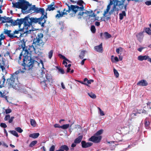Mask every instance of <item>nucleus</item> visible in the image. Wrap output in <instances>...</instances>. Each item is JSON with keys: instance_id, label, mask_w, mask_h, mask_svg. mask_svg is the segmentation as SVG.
Here are the masks:
<instances>
[{"instance_id": "obj_1", "label": "nucleus", "mask_w": 151, "mask_h": 151, "mask_svg": "<svg viewBox=\"0 0 151 151\" xmlns=\"http://www.w3.org/2000/svg\"><path fill=\"white\" fill-rule=\"evenodd\" d=\"M21 46L23 49V50L24 52L23 63L22 64V65L23 66L22 68L28 70V72L29 73L28 75L32 76V77L34 76V75L32 70V68L33 66L34 62L35 61L31 58V52L35 50V48L32 45L27 46L26 48L25 42H24L21 45Z\"/></svg>"}, {"instance_id": "obj_2", "label": "nucleus", "mask_w": 151, "mask_h": 151, "mask_svg": "<svg viewBox=\"0 0 151 151\" xmlns=\"http://www.w3.org/2000/svg\"><path fill=\"white\" fill-rule=\"evenodd\" d=\"M35 12L37 13H41L42 15L39 18L31 17L30 18V22L28 21V18L26 17V18L25 22H24V26L23 28L27 30L26 31V32L28 31L29 27L30 26H32V24L34 23H37L40 24L41 26L43 27H44V24L46 22L47 17V13L45 14V10L42 8H35L34 10Z\"/></svg>"}, {"instance_id": "obj_3", "label": "nucleus", "mask_w": 151, "mask_h": 151, "mask_svg": "<svg viewBox=\"0 0 151 151\" xmlns=\"http://www.w3.org/2000/svg\"><path fill=\"white\" fill-rule=\"evenodd\" d=\"M26 19V18L20 19H17V20L14 21L11 19V18L7 17L6 16L1 17V15H0V21H1V23L10 22L14 26L18 25L19 28H20L21 25L24 23V22H25Z\"/></svg>"}, {"instance_id": "obj_4", "label": "nucleus", "mask_w": 151, "mask_h": 151, "mask_svg": "<svg viewBox=\"0 0 151 151\" xmlns=\"http://www.w3.org/2000/svg\"><path fill=\"white\" fill-rule=\"evenodd\" d=\"M13 7L18 9H21L24 10H26L28 6H30L29 2L24 0H20L19 2L13 3Z\"/></svg>"}, {"instance_id": "obj_5", "label": "nucleus", "mask_w": 151, "mask_h": 151, "mask_svg": "<svg viewBox=\"0 0 151 151\" xmlns=\"http://www.w3.org/2000/svg\"><path fill=\"white\" fill-rule=\"evenodd\" d=\"M22 30L23 29L21 28L18 30H15L13 33H11V30L4 29L3 33L7 35V36L11 39H13L14 38H19L21 37L22 34L19 32L22 31Z\"/></svg>"}, {"instance_id": "obj_6", "label": "nucleus", "mask_w": 151, "mask_h": 151, "mask_svg": "<svg viewBox=\"0 0 151 151\" xmlns=\"http://www.w3.org/2000/svg\"><path fill=\"white\" fill-rule=\"evenodd\" d=\"M40 73V78H44L47 82L51 84L53 79L51 75L48 71H47L45 68H43V69L41 70Z\"/></svg>"}, {"instance_id": "obj_7", "label": "nucleus", "mask_w": 151, "mask_h": 151, "mask_svg": "<svg viewBox=\"0 0 151 151\" xmlns=\"http://www.w3.org/2000/svg\"><path fill=\"white\" fill-rule=\"evenodd\" d=\"M43 37V35L42 33H38L36 37L34 38L33 40V44L35 46H40L43 45L44 42L42 40Z\"/></svg>"}, {"instance_id": "obj_8", "label": "nucleus", "mask_w": 151, "mask_h": 151, "mask_svg": "<svg viewBox=\"0 0 151 151\" xmlns=\"http://www.w3.org/2000/svg\"><path fill=\"white\" fill-rule=\"evenodd\" d=\"M124 0H122L121 1H119L118 0H115L114 1V5L112 9L109 12V15H111L113 12L116 10L115 9L116 8V6H118L119 7L122 9L124 7L125 9L126 10L127 5H125L124 6Z\"/></svg>"}, {"instance_id": "obj_9", "label": "nucleus", "mask_w": 151, "mask_h": 151, "mask_svg": "<svg viewBox=\"0 0 151 151\" xmlns=\"http://www.w3.org/2000/svg\"><path fill=\"white\" fill-rule=\"evenodd\" d=\"M66 5L68 7V9L67 10H65V12L68 13H70L71 10L73 11L72 14H70L71 17L74 16L75 15L76 13L77 12V11L79 10L80 9H83V7H79V6L76 5H71L70 6H69L68 4L66 3Z\"/></svg>"}, {"instance_id": "obj_10", "label": "nucleus", "mask_w": 151, "mask_h": 151, "mask_svg": "<svg viewBox=\"0 0 151 151\" xmlns=\"http://www.w3.org/2000/svg\"><path fill=\"white\" fill-rule=\"evenodd\" d=\"M14 79L15 78L13 75H11L9 78L7 79L6 84L9 88H12L15 89H17L16 86L17 84L14 82Z\"/></svg>"}, {"instance_id": "obj_11", "label": "nucleus", "mask_w": 151, "mask_h": 151, "mask_svg": "<svg viewBox=\"0 0 151 151\" xmlns=\"http://www.w3.org/2000/svg\"><path fill=\"white\" fill-rule=\"evenodd\" d=\"M83 3H84V2L82 0H80L78 1L77 3L78 5H79L81 6L80 7H83V9H80L79 10L77 11V12H79L78 15V19L81 18V17L83 16L84 13V12H83V11L84 10V7L83 5H82V4Z\"/></svg>"}, {"instance_id": "obj_12", "label": "nucleus", "mask_w": 151, "mask_h": 151, "mask_svg": "<svg viewBox=\"0 0 151 151\" xmlns=\"http://www.w3.org/2000/svg\"><path fill=\"white\" fill-rule=\"evenodd\" d=\"M102 138L101 136H96L95 135L92 136L89 139V141L95 143H98L100 142Z\"/></svg>"}, {"instance_id": "obj_13", "label": "nucleus", "mask_w": 151, "mask_h": 151, "mask_svg": "<svg viewBox=\"0 0 151 151\" xmlns=\"http://www.w3.org/2000/svg\"><path fill=\"white\" fill-rule=\"evenodd\" d=\"M82 147L83 148H86L88 147L93 145V143L91 142H86L84 141H82L81 142Z\"/></svg>"}, {"instance_id": "obj_14", "label": "nucleus", "mask_w": 151, "mask_h": 151, "mask_svg": "<svg viewBox=\"0 0 151 151\" xmlns=\"http://www.w3.org/2000/svg\"><path fill=\"white\" fill-rule=\"evenodd\" d=\"M148 85V83L147 81L144 79L142 80L139 81L137 83V85L138 86H146Z\"/></svg>"}, {"instance_id": "obj_15", "label": "nucleus", "mask_w": 151, "mask_h": 151, "mask_svg": "<svg viewBox=\"0 0 151 151\" xmlns=\"http://www.w3.org/2000/svg\"><path fill=\"white\" fill-rule=\"evenodd\" d=\"M94 49L96 51L100 53H102L103 50L102 43H101L99 45L95 46Z\"/></svg>"}, {"instance_id": "obj_16", "label": "nucleus", "mask_w": 151, "mask_h": 151, "mask_svg": "<svg viewBox=\"0 0 151 151\" xmlns=\"http://www.w3.org/2000/svg\"><path fill=\"white\" fill-rule=\"evenodd\" d=\"M40 84L41 86L44 88H45V87L47 86V85L48 84L50 85L51 84L48 83V82H47L46 81H45V79L43 78H40Z\"/></svg>"}, {"instance_id": "obj_17", "label": "nucleus", "mask_w": 151, "mask_h": 151, "mask_svg": "<svg viewBox=\"0 0 151 151\" xmlns=\"http://www.w3.org/2000/svg\"><path fill=\"white\" fill-rule=\"evenodd\" d=\"M14 119V117L12 116L10 117V116L9 114H7L6 115L4 119L5 121H7L9 120V123H12L13 119Z\"/></svg>"}, {"instance_id": "obj_18", "label": "nucleus", "mask_w": 151, "mask_h": 151, "mask_svg": "<svg viewBox=\"0 0 151 151\" xmlns=\"http://www.w3.org/2000/svg\"><path fill=\"white\" fill-rule=\"evenodd\" d=\"M69 150V148L66 145H64L60 146L59 147V149L55 151H68Z\"/></svg>"}, {"instance_id": "obj_19", "label": "nucleus", "mask_w": 151, "mask_h": 151, "mask_svg": "<svg viewBox=\"0 0 151 151\" xmlns=\"http://www.w3.org/2000/svg\"><path fill=\"white\" fill-rule=\"evenodd\" d=\"M149 56L148 55H139L137 57V59L138 60L142 61L143 60H148Z\"/></svg>"}, {"instance_id": "obj_20", "label": "nucleus", "mask_w": 151, "mask_h": 151, "mask_svg": "<svg viewBox=\"0 0 151 151\" xmlns=\"http://www.w3.org/2000/svg\"><path fill=\"white\" fill-rule=\"evenodd\" d=\"M65 11V9H64L63 10V12H62L61 13H60V12L59 11H58V14H57L56 15V18L58 17L59 18L60 17H62L63 15L67 14V12H66Z\"/></svg>"}, {"instance_id": "obj_21", "label": "nucleus", "mask_w": 151, "mask_h": 151, "mask_svg": "<svg viewBox=\"0 0 151 151\" xmlns=\"http://www.w3.org/2000/svg\"><path fill=\"white\" fill-rule=\"evenodd\" d=\"M136 37L137 39L140 42L142 41L143 37V32H140L137 35Z\"/></svg>"}, {"instance_id": "obj_22", "label": "nucleus", "mask_w": 151, "mask_h": 151, "mask_svg": "<svg viewBox=\"0 0 151 151\" xmlns=\"http://www.w3.org/2000/svg\"><path fill=\"white\" fill-rule=\"evenodd\" d=\"M83 136L81 135L78 137V138L75 139L74 140V143L75 144H78L80 143L81 141L82 138H83Z\"/></svg>"}, {"instance_id": "obj_23", "label": "nucleus", "mask_w": 151, "mask_h": 151, "mask_svg": "<svg viewBox=\"0 0 151 151\" xmlns=\"http://www.w3.org/2000/svg\"><path fill=\"white\" fill-rule=\"evenodd\" d=\"M148 118H146L145 120V128L146 129L149 128V126L150 124V122L148 121Z\"/></svg>"}, {"instance_id": "obj_24", "label": "nucleus", "mask_w": 151, "mask_h": 151, "mask_svg": "<svg viewBox=\"0 0 151 151\" xmlns=\"http://www.w3.org/2000/svg\"><path fill=\"white\" fill-rule=\"evenodd\" d=\"M110 8L111 6H110L109 5L107 6L106 9L104 11V13L103 14V17H106V14L109 12Z\"/></svg>"}, {"instance_id": "obj_25", "label": "nucleus", "mask_w": 151, "mask_h": 151, "mask_svg": "<svg viewBox=\"0 0 151 151\" xmlns=\"http://www.w3.org/2000/svg\"><path fill=\"white\" fill-rule=\"evenodd\" d=\"M39 134L38 133H35L30 134L29 135V137L33 138H36L39 137Z\"/></svg>"}, {"instance_id": "obj_26", "label": "nucleus", "mask_w": 151, "mask_h": 151, "mask_svg": "<svg viewBox=\"0 0 151 151\" xmlns=\"http://www.w3.org/2000/svg\"><path fill=\"white\" fill-rule=\"evenodd\" d=\"M86 52V51L83 50L82 51L79 55V58L81 59H83L85 56V52Z\"/></svg>"}, {"instance_id": "obj_27", "label": "nucleus", "mask_w": 151, "mask_h": 151, "mask_svg": "<svg viewBox=\"0 0 151 151\" xmlns=\"http://www.w3.org/2000/svg\"><path fill=\"white\" fill-rule=\"evenodd\" d=\"M119 19L120 20H122L124 16H125L126 15L125 11H123L122 13L119 14Z\"/></svg>"}, {"instance_id": "obj_28", "label": "nucleus", "mask_w": 151, "mask_h": 151, "mask_svg": "<svg viewBox=\"0 0 151 151\" xmlns=\"http://www.w3.org/2000/svg\"><path fill=\"white\" fill-rule=\"evenodd\" d=\"M114 57V55H111V60L112 62H118L119 61V60L117 57H115V58H114V59H113V58Z\"/></svg>"}, {"instance_id": "obj_29", "label": "nucleus", "mask_w": 151, "mask_h": 151, "mask_svg": "<svg viewBox=\"0 0 151 151\" xmlns=\"http://www.w3.org/2000/svg\"><path fill=\"white\" fill-rule=\"evenodd\" d=\"M103 36L106 39L110 38L111 37V35L107 32L104 33Z\"/></svg>"}, {"instance_id": "obj_30", "label": "nucleus", "mask_w": 151, "mask_h": 151, "mask_svg": "<svg viewBox=\"0 0 151 151\" xmlns=\"http://www.w3.org/2000/svg\"><path fill=\"white\" fill-rule=\"evenodd\" d=\"M6 79H5V76H3L2 77L1 79L0 80V84L1 85H4L5 81Z\"/></svg>"}, {"instance_id": "obj_31", "label": "nucleus", "mask_w": 151, "mask_h": 151, "mask_svg": "<svg viewBox=\"0 0 151 151\" xmlns=\"http://www.w3.org/2000/svg\"><path fill=\"white\" fill-rule=\"evenodd\" d=\"M144 30L145 32L149 35H151V30L149 28H145Z\"/></svg>"}, {"instance_id": "obj_32", "label": "nucleus", "mask_w": 151, "mask_h": 151, "mask_svg": "<svg viewBox=\"0 0 151 151\" xmlns=\"http://www.w3.org/2000/svg\"><path fill=\"white\" fill-rule=\"evenodd\" d=\"M88 94L90 97L92 98L95 99L96 98V95L91 92L88 93Z\"/></svg>"}, {"instance_id": "obj_33", "label": "nucleus", "mask_w": 151, "mask_h": 151, "mask_svg": "<svg viewBox=\"0 0 151 151\" xmlns=\"http://www.w3.org/2000/svg\"><path fill=\"white\" fill-rule=\"evenodd\" d=\"M9 132L11 134L16 137H19L18 133L16 131L14 130L10 131Z\"/></svg>"}, {"instance_id": "obj_34", "label": "nucleus", "mask_w": 151, "mask_h": 151, "mask_svg": "<svg viewBox=\"0 0 151 151\" xmlns=\"http://www.w3.org/2000/svg\"><path fill=\"white\" fill-rule=\"evenodd\" d=\"M37 142L36 140H34L32 141L31 142L30 145H29V147H32L35 146Z\"/></svg>"}, {"instance_id": "obj_35", "label": "nucleus", "mask_w": 151, "mask_h": 151, "mask_svg": "<svg viewBox=\"0 0 151 151\" xmlns=\"http://www.w3.org/2000/svg\"><path fill=\"white\" fill-rule=\"evenodd\" d=\"M55 9V7L52 6V5H49L48 6V7L46 9V10H49L50 11L51 10H53Z\"/></svg>"}, {"instance_id": "obj_36", "label": "nucleus", "mask_w": 151, "mask_h": 151, "mask_svg": "<svg viewBox=\"0 0 151 151\" xmlns=\"http://www.w3.org/2000/svg\"><path fill=\"white\" fill-rule=\"evenodd\" d=\"M53 52V50H50L48 52V56L49 59H51L52 56Z\"/></svg>"}, {"instance_id": "obj_37", "label": "nucleus", "mask_w": 151, "mask_h": 151, "mask_svg": "<svg viewBox=\"0 0 151 151\" xmlns=\"http://www.w3.org/2000/svg\"><path fill=\"white\" fill-rule=\"evenodd\" d=\"M103 132V130L100 129L96 132V133L95 134V135L97 136H100V135Z\"/></svg>"}, {"instance_id": "obj_38", "label": "nucleus", "mask_w": 151, "mask_h": 151, "mask_svg": "<svg viewBox=\"0 0 151 151\" xmlns=\"http://www.w3.org/2000/svg\"><path fill=\"white\" fill-rule=\"evenodd\" d=\"M113 71L114 74L116 78H118L119 76V73L117 72V70L114 68L113 69Z\"/></svg>"}, {"instance_id": "obj_39", "label": "nucleus", "mask_w": 151, "mask_h": 151, "mask_svg": "<svg viewBox=\"0 0 151 151\" xmlns=\"http://www.w3.org/2000/svg\"><path fill=\"white\" fill-rule=\"evenodd\" d=\"M57 68L58 69V72L61 74H64L65 73V71L63 68H58V66L57 67Z\"/></svg>"}, {"instance_id": "obj_40", "label": "nucleus", "mask_w": 151, "mask_h": 151, "mask_svg": "<svg viewBox=\"0 0 151 151\" xmlns=\"http://www.w3.org/2000/svg\"><path fill=\"white\" fill-rule=\"evenodd\" d=\"M69 126L70 125L69 124H66L61 126L60 127L61 128L63 129H66L68 128L69 127Z\"/></svg>"}, {"instance_id": "obj_41", "label": "nucleus", "mask_w": 151, "mask_h": 151, "mask_svg": "<svg viewBox=\"0 0 151 151\" xmlns=\"http://www.w3.org/2000/svg\"><path fill=\"white\" fill-rule=\"evenodd\" d=\"M30 123L32 126L34 127H35L36 125V122L34 120L31 119L30 120Z\"/></svg>"}, {"instance_id": "obj_42", "label": "nucleus", "mask_w": 151, "mask_h": 151, "mask_svg": "<svg viewBox=\"0 0 151 151\" xmlns=\"http://www.w3.org/2000/svg\"><path fill=\"white\" fill-rule=\"evenodd\" d=\"M91 30L93 33H94L95 32L96 29L94 25L91 26Z\"/></svg>"}, {"instance_id": "obj_43", "label": "nucleus", "mask_w": 151, "mask_h": 151, "mask_svg": "<svg viewBox=\"0 0 151 151\" xmlns=\"http://www.w3.org/2000/svg\"><path fill=\"white\" fill-rule=\"evenodd\" d=\"M15 130L19 133H22L23 132L22 129L20 127H17L15 128Z\"/></svg>"}, {"instance_id": "obj_44", "label": "nucleus", "mask_w": 151, "mask_h": 151, "mask_svg": "<svg viewBox=\"0 0 151 151\" xmlns=\"http://www.w3.org/2000/svg\"><path fill=\"white\" fill-rule=\"evenodd\" d=\"M5 38V37L4 35L2 33L0 35V42H1V41Z\"/></svg>"}, {"instance_id": "obj_45", "label": "nucleus", "mask_w": 151, "mask_h": 151, "mask_svg": "<svg viewBox=\"0 0 151 151\" xmlns=\"http://www.w3.org/2000/svg\"><path fill=\"white\" fill-rule=\"evenodd\" d=\"M59 56L60 57V58H62L63 59L65 60L66 61H69V60L68 59L66 58L65 56L61 54H59Z\"/></svg>"}, {"instance_id": "obj_46", "label": "nucleus", "mask_w": 151, "mask_h": 151, "mask_svg": "<svg viewBox=\"0 0 151 151\" xmlns=\"http://www.w3.org/2000/svg\"><path fill=\"white\" fill-rule=\"evenodd\" d=\"M99 112V114L101 116H103L105 115L104 111H102L101 109L99 107L98 108Z\"/></svg>"}, {"instance_id": "obj_47", "label": "nucleus", "mask_w": 151, "mask_h": 151, "mask_svg": "<svg viewBox=\"0 0 151 151\" xmlns=\"http://www.w3.org/2000/svg\"><path fill=\"white\" fill-rule=\"evenodd\" d=\"M21 72H22V71L21 70H19L15 72L12 75H13L14 76V77L15 78L16 77L15 75H17Z\"/></svg>"}, {"instance_id": "obj_48", "label": "nucleus", "mask_w": 151, "mask_h": 151, "mask_svg": "<svg viewBox=\"0 0 151 151\" xmlns=\"http://www.w3.org/2000/svg\"><path fill=\"white\" fill-rule=\"evenodd\" d=\"M59 25L60 26V29L61 30H63L64 27L63 26V23L62 22H60L59 23Z\"/></svg>"}, {"instance_id": "obj_49", "label": "nucleus", "mask_w": 151, "mask_h": 151, "mask_svg": "<svg viewBox=\"0 0 151 151\" xmlns=\"http://www.w3.org/2000/svg\"><path fill=\"white\" fill-rule=\"evenodd\" d=\"M0 126L1 127L3 128H6L7 127V126L5 123H1L0 124Z\"/></svg>"}, {"instance_id": "obj_50", "label": "nucleus", "mask_w": 151, "mask_h": 151, "mask_svg": "<svg viewBox=\"0 0 151 151\" xmlns=\"http://www.w3.org/2000/svg\"><path fill=\"white\" fill-rule=\"evenodd\" d=\"M55 148V147L54 145H52L50 148L49 151H54Z\"/></svg>"}, {"instance_id": "obj_51", "label": "nucleus", "mask_w": 151, "mask_h": 151, "mask_svg": "<svg viewBox=\"0 0 151 151\" xmlns=\"http://www.w3.org/2000/svg\"><path fill=\"white\" fill-rule=\"evenodd\" d=\"M6 96L4 94V93H3L2 92H0V97L1 98H4L6 97Z\"/></svg>"}, {"instance_id": "obj_52", "label": "nucleus", "mask_w": 151, "mask_h": 151, "mask_svg": "<svg viewBox=\"0 0 151 151\" xmlns=\"http://www.w3.org/2000/svg\"><path fill=\"white\" fill-rule=\"evenodd\" d=\"M122 50V48L121 47H120L119 48H118L116 49V52L118 54H119L120 51V50Z\"/></svg>"}, {"instance_id": "obj_53", "label": "nucleus", "mask_w": 151, "mask_h": 151, "mask_svg": "<svg viewBox=\"0 0 151 151\" xmlns=\"http://www.w3.org/2000/svg\"><path fill=\"white\" fill-rule=\"evenodd\" d=\"M12 112V110L10 109H8L5 110V112L6 114L10 113Z\"/></svg>"}, {"instance_id": "obj_54", "label": "nucleus", "mask_w": 151, "mask_h": 151, "mask_svg": "<svg viewBox=\"0 0 151 151\" xmlns=\"http://www.w3.org/2000/svg\"><path fill=\"white\" fill-rule=\"evenodd\" d=\"M24 51H23H23H22V52H21V54H20V55H19V60H21V58H22L21 57L22 56L23 54H24Z\"/></svg>"}, {"instance_id": "obj_55", "label": "nucleus", "mask_w": 151, "mask_h": 151, "mask_svg": "<svg viewBox=\"0 0 151 151\" xmlns=\"http://www.w3.org/2000/svg\"><path fill=\"white\" fill-rule=\"evenodd\" d=\"M145 4L146 5L149 6L151 5V1H147L145 2Z\"/></svg>"}, {"instance_id": "obj_56", "label": "nucleus", "mask_w": 151, "mask_h": 151, "mask_svg": "<svg viewBox=\"0 0 151 151\" xmlns=\"http://www.w3.org/2000/svg\"><path fill=\"white\" fill-rule=\"evenodd\" d=\"M93 80L92 79H91L89 80H88V81L87 83L88 84H90L91 83H93Z\"/></svg>"}, {"instance_id": "obj_57", "label": "nucleus", "mask_w": 151, "mask_h": 151, "mask_svg": "<svg viewBox=\"0 0 151 151\" xmlns=\"http://www.w3.org/2000/svg\"><path fill=\"white\" fill-rule=\"evenodd\" d=\"M54 127L55 128H61L60 127L61 126H60L58 124H55L54 125Z\"/></svg>"}, {"instance_id": "obj_58", "label": "nucleus", "mask_w": 151, "mask_h": 151, "mask_svg": "<svg viewBox=\"0 0 151 151\" xmlns=\"http://www.w3.org/2000/svg\"><path fill=\"white\" fill-rule=\"evenodd\" d=\"M92 11H86L85 12H84V13H85L86 14H90L91 13H92Z\"/></svg>"}, {"instance_id": "obj_59", "label": "nucleus", "mask_w": 151, "mask_h": 151, "mask_svg": "<svg viewBox=\"0 0 151 151\" xmlns=\"http://www.w3.org/2000/svg\"><path fill=\"white\" fill-rule=\"evenodd\" d=\"M2 145L3 146L5 147H8V145L6 144L4 142H3L2 143Z\"/></svg>"}, {"instance_id": "obj_60", "label": "nucleus", "mask_w": 151, "mask_h": 151, "mask_svg": "<svg viewBox=\"0 0 151 151\" xmlns=\"http://www.w3.org/2000/svg\"><path fill=\"white\" fill-rule=\"evenodd\" d=\"M104 34L103 33H100V38L102 39H104V37H103Z\"/></svg>"}, {"instance_id": "obj_61", "label": "nucleus", "mask_w": 151, "mask_h": 151, "mask_svg": "<svg viewBox=\"0 0 151 151\" xmlns=\"http://www.w3.org/2000/svg\"><path fill=\"white\" fill-rule=\"evenodd\" d=\"M86 60V59H83V60H82L81 63V64L83 65L84 63V62H85V61Z\"/></svg>"}, {"instance_id": "obj_62", "label": "nucleus", "mask_w": 151, "mask_h": 151, "mask_svg": "<svg viewBox=\"0 0 151 151\" xmlns=\"http://www.w3.org/2000/svg\"><path fill=\"white\" fill-rule=\"evenodd\" d=\"M95 24L96 26H99L100 25V23L99 22H96L95 23Z\"/></svg>"}, {"instance_id": "obj_63", "label": "nucleus", "mask_w": 151, "mask_h": 151, "mask_svg": "<svg viewBox=\"0 0 151 151\" xmlns=\"http://www.w3.org/2000/svg\"><path fill=\"white\" fill-rule=\"evenodd\" d=\"M0 68H1L2 70V71H3L4 70H5V68L2 65H0Z\"/></svg>"}, {"instance_id": "obj_64", "label": "nucleus", "mask_w": 151, "mask_h": 151, "mask_svg": "<svg viewBox=\"0 0 151 151\" xmlns=\"http://www.w3.org/2000/svg\"><path fill=\"white\" fill-rule=\"evenodd\" d=\"M61 87L63 89H64L65 88V87L63 84V82L61 83Z\"/></svg>"}]
</instances>
